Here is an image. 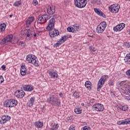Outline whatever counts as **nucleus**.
<instances>
[{
  "mask_svg": "<svg viewBox=\"0 0 130 130\" xmlns=\"http://www.w3.org/2000/svg\"><path fill=\"white\" fill-rule=\"evenodd\" d=\"M120 88L124 94H128V93H130V85L127 81H123L121 82L120 83Z\"/></svg>",
  "mask_w": 130,
  "mask_h": 130,
  "instance_id": "nucleus-1",
  "label": "nucleus"
},
{
  "mask_svg": "<svg viewBox=\"0 0 130 130\" xmlns=\"http://www.w3.org/2000/svg\"><path fill=\"white\" fill-rule=\"evenodd\" d=\"M36 56L34 55L28 54L26 57L27 61H28L30 63H32L35 67H39V61L36 60Z\"/></svg>",
  "mask_w": 130,
  "mask_h": 130,
  "instance_id": "nucleus-2",
  "label": "nucleus"
},
{
  "mask_svg": "<svg viewBox=\"0 0 130 130\" xmlns=\"http://www.w3.org/2000/svg\"><path fill=\"white\" fill-rule=\"evenodd\" d=\"M48 103H50V104H52V105H54V106H60V101L57 97L54 95L50 96L47 99Z\"/></svg>",
  "mask_w": 130,
  "mask_h": 130,
  "instance_id": "nucleus-3",
  "label": "nucleus"
},
{
  "mask_svg": "<svg viewBox=\"0 0 130 130\" xmlns=\"http://www.w3.org/2000/svg\"><path fill=\"white\" fill-rule=\"evenodd\" d=\"M48 103H50V104H52V105H54V106H60V101L57 97L54 95L50 96L47 99Z\"/></svg>",
  "mask_w": 130,
  "mask_h": 130,
  "instance_id": "nucleus-4",
  "label": "nucleus"
},
{
  "mask_svg": "<svg viewBox=\"0 0 130 130\" xmlns=\"http://www.w3.org/2000/svg\"><path fill=\"white\" fill-rule=\"evenodd\" d=\"M48 103H50V104H52V105H54V106H60V101L57 97L54 95L50 96L47 99Z\"/></svg>",
  "mask_w": 130,
  "mask_h": 130,
  "instance_id": "nucleus-5",
  "label": "nucleus"
},
{
  "mask_svg": "<svg viewBox=\"0 0 130 130\" xmlns=\"http://www.w3.org/2000/svg\"><path fill=\"white\" fill-rule=\"evenodd\" d=\"M74 3L77 8H83L88 4V0H75Z\"/></svg>",
  "mask_w": 130,
  "mask_h": 130,
  "instance_id": "nucleus-6",
  "label": "nucleus"
},
{
  "mask_svg": "<svg viewBox=\"0 0 130 130\" xmlns=\"http://www.w3.org/2000/svg\"><path fill=\"white\" fill-rule=\"evenodd\" d=\"M50 18L49 16L47 14L42 15L40 17L38 20L37 26H40L42 24H44L47 22V20Z\"/></svg>",
  "mask_w": 130,
  "mask_h": 130,
  "instance_id": "nucleus-7",
  "label": "nucleus"
},
{
  "mask_svg": "<svg viewBox=\"0 0 130 130\" xmlns=\"http://www.w3.org/2000/svg\"><path fill=\"white\" fill-rule=\"evenodd\" d=\"M106 27H107V23L106 22L103 21L101 22L96 28V32L99 34L103 33L104 32L105 29H106Z\"/></svg>",
  "mask_w": 130,
  "mask_h": 130,
  "instance_id": "nucleus-8",
  "label": "nucleus"
},
{
  "mask_svg": "<svg viewBox=\"0 0 130 130\" xmlns=\"http://www.w3.org/2000/svg\"><path fill=\"white\" fill-rule=\"evenodd\" d=\"M106 77H107L106 75L102 76L99 81L97 87V91L99 92L100 91V90H101V88L103 87L105 82H106Z\"/></svg>",
  "mask_w": 130,
  "mask_h": 130,
  "instance_id": "nucleus-9",
  "label": "nucleus"
},
{
  "mask_svg": "<svg viewBox=\"0 0 130 130\" xmlns=\"http://www.w3.org/2000/svg\"><path fill=\"white\" fill-rule=\"evenodd\" d=\"M119 9H120V6H119L118 4H113L111 5L109 8V11L114 14L118 13Z\"/></svg>",
  "mask_w": 130,
  "mask_h": 130,
  "instance_id": "nucleus-10",
  "label": "nucleus"
},
{
  "mask_svg": "<svg viewBox=\"0 0 130 130\" xmlns=\"http://www.w3.org/2000/svg\"><path fill=\"white\" fill-rule=\"evenodd\" d=\"M48 31H49V34L52 38H54L56 36H58L59 35V32L57 29H55L54 27L50 29H47Z\"/></svg>",
  "mask_w": 130,
  "mask_h": 130,
  "instance_id": "nucleus-11",
  "label": "nucleus"
},
{
  "mask_svg": "<svg viewBox=\"0 0 130 130\" xmlns=\"http://www.w3.org/2000/svg\"><path fill=\"white\" fill-rule=\"evenodd\" d=\"M93 109H95L96 111H103L104 110V106L101 104H95L92 106Z\"/></svg>",
  "mask_w": 130,
  "mask_h": 130,
  "instance_id": "nucleus-12",
  "label": "nucleus"
},
{
  "mask_svg": "<svg viewBox=\"0 0 130 130\" xmlns=\"http://www.w3.org/2000/svg\"><path fill=\"white\" fill-rule=\"evenodd\" d=\"M24 33L27 37H33V33H34V29L30 28L29 29H25Z\"/></svg>",
  "mask_w": 130,
  "mask_h": 130,
  "instance_id": "nucleus-13",
  "label": "nucleus"
},
{
  "mask_svg": "<svg viewBox=\"0 0 130 130\" xmlns=\"http://www.w3.org/2000/svg\"><path fill=\"white\" fill-rule=\"evenodd\" d=\"M124 27H125V24L124 23H121L114 27L113 30L115 32H118V31H121Z\"/></svg>",
  "mask_w": 130,
  "mask_h": 130,
  "instance_id": "nucleus-14",
  "label": "nucleus"
},
{
  "mask_svg": "<svg viewBox=\"0 0 130 130\" xmlns=\"http://www.w3.org/2000/svg\"><path fill=\"white\" fill-rule=\"evenodd\" d=\"M55 23V20L50 19L48 23V25L46 27L47 30L52 29L54 27V24Z\"/></svg>",
  "mask_w": 130,
  "mask_h": 130,
  "instance_id": "nucleus-15",
  "label": "nucleus"
},
{
  "mask_svg": "<svg viewBox=\"0 0 130 130\" xmlns=\"http://www.w3.org/2000/svg\"><path fill=\"white\" fill-rule=\"evenodd\" d=\"M11 119V117L9 115H3L2 117V120H0V123L2 124H4V123H6L7 121H9Z\"/></svg>",
  "mask_w": 130,
  "mask_h": 130,
  "instance_id": "nucleus-16",
  "label": "nucleus"
},
{
  "mask_svg": "<svg viewBox=\"0 0 130 130\" xmlns=\"http://www.w3.org/2000/svg\"><path fill=\"white\" fill-rule=\"evenodd\" d=\"M15 96L18 98H23L25 96V92L22 90H18L15 92Z\"/></svg>",
  "mask_w": 130,
  "mask_h": 130,
  "instance_id": "nucleus-17",
  "label": "nucleus"
},
{
  "mask_svg": "<svg viewBox=\"0 0 130 130\" xmlns=\"http://www.w3.org/2000/svg\"><path fill=\"white\" fill-rule=\"evenodd\" d=\"M47 13L49 15H53L55 13V8L53 6H48Z\"/></svg>",
  "mask_w": 130,
  "mask_h": 130,
  "instance_id": "nucleus-18",
  "label": "nucleus"
},
{
  "mask_svg": "<svg viewBox=\"0 0 130 130\" xmlns=\"http://www.w3.org/2000/svg\"><path fill=\"white\" fill-rule=\"evenodd\" d=\"M94 11L97 15L101 16V17H103V18H106L105 14L99 9L94 8Z\"/></svg>",
  "mask_w": 130,
  "mask_h": 130,
  "instance_id": "nucleus-19",
  "label": "nucleus"
},
{
  "mask_svg": "<svg viewBox=\"0 0 130 130\" xmlns=\"http://www.w3.org/2000/svg\"><path fill=\"white\" fill-rule=\"evenodd\" d=\"M48 74H49L50 77L52 79H54L55 78H58V74L54 71H48Z\"/></svg>",
  "mask_w": 130,
  "mask_h": 130,
  "instance_id": "nucleus-20",
  "label": "nucleus"
},
{
  "mask_svg": "<svg viewBox=\"0 0 130 130\" xmlns=\"http://www.w3.org/2000/svg\"><path fill=\"white\" fill-rule=\"evenodd\" d=\"M27 69H26V66L22 64L21 66L20 74L21 76H25Z\"/></svg>",
  "mask_w": 130,
  "mask_h": 130,
  "instance_id": "nucleus-21",
  "label": "nucleus"
},
{
  "mask_svg": "<svg viewBox=\"0 0 130 130\" xmlns=\"http://www.w3.org/2000/svg\"><path fill=\"white\" fill-rule=\"evenodd\" d=\"M23 90L24 91L31 92V91H33V90H34V88L30 85H24L23 86Z\"/></svg>",
  "mask_w": 130,
  "mask_h": 130,
  "instance_id": "nucleus-22",
  "label": "nucleus"
},
{
  "mask_svg": "<svg viewBox=\"0 0 130 130\" xmlns=\"http://www.w3.org/2000/svg\"><path fill=\"white\" fill-rule=\"evenodd\" d=\"M9 101L10 102L11 107H15V106H16L18 104V101L15 99H10L9 100Z\"/></svg>",
  "mask_w": 130,
  "mask_h": 130,
  "instance_id": "nucleus-23",
  "label": "nucleus"
},
{
  "mask_svg": "<svg viewBox=\"0 0 130 130\" xmlns=\"http://www.w3.org/2000/svg\"><path fill=\"white\" fill-rule=\"evenodd\" d=\"M33 21H34V17H31L28 18V19L26 20L25 21L26 27H29V26H30V24H31V23H32V22H33Z\"/></svg>",
  "mask_w": 130,
  "mask_h": 130,
  "instance_id": "nucleus-24",
  "label": "nucleus"
},
{
  "mask_svg": "<svg viewBox=\"0 0 130 130\" xmlns=\"http://www.w3.org/2000/svg\"><path fill=\"white\" fill-rule=\"evenodd\" d=\"M35 125L37 128H42L43 127V122L40 121H37L35 122Z\"/></svg>",
  "mask_w": 130,
  "mask_h": 130,
  "instance_id": "nucleus-25",
  "label": "nucleus"
},
{
  "mask_svg": "<svg viewBox=\"0 0 130 130\" xmlns=\"http://www.w3.org/2000/svg\"><path fill=\"white\" fill-rule=\"evenodd\" d=\"M124 60L127 64H130V54H127L124 58Z\"/></svg>",
  "mask_w": 130,
  "mask_h": 130,
  "instance_id": "nucleus-26",
  "label": "nucleus"
},
{
  "mask_svg": "<svg viewBox=\"0 0 130 130\" xmlns=\"http://www.w3.org/2000/svg\"><path fill=\"white\" fill-rule=\"evenodd\" d=\"M34 100H35V98L32 97L30 99L29 101L27 103V105H28V106L29 107H31V106H32L33 105V104L34 103Z\"/></svg>",
  "mask_w": 130,
  "mask_h": 130,
  "instance_id": "nucleus-27",
  "label": "nucleus"
},
{
  "mask_svg": "<svg viewBox=\"0 0 130 130\" xmlns=\"http://www.w3.org/2000/svg\"><path fill=\"white\" fill-rule=\"evenodd\" d=\"M5 107H11V103L10 100H7L4 102Z\"/></svg>",
  "mask_w": 130,
  "mask_h": 130,
  "instance_id": "nucleus-28",
  "label": "nucleus"
},
{
  "mask_svg": "<svg viewBox=\"0 0 130 130\" xmlns=\"http://www.w3.org/2000/svg\"><path fill=\"white\" fill-rule=\"evenodd\" d=\"M119 108L120 110H122L123 111H127L128 107H127V106H119Z\"/></svg>",
  "mask_w": 130,
  "mask_h": 130,
  "instance_id": "nucleus-29",
  "label": "nucleus"
},
{
  "mask_svg": "<svg viewBox=\"0 0 130 130\" xmlns=\"http://www.w3.org/2000/svg\"><path fill=\"white\" fill-rule=\"evenodd\" d=\"M6 27H7V25H6V24L5 23L1 24L0 25V32H4V31L6 30Z\"/></svg>",
  "mask_w": 130,
  "mask_h": 130,
  "instance_id": "nucleus-30",
  "label": "nucleus"
},
{
  "mask_svg": "<svg viewBox=\"0 0 130 130\" xmlns=\"http://www.w3.org/2000/svg\"><path fill=\"white\" fill-rule=\"evenodd\" d=\"M6 39V40L8 42H12V40L13 39V35H8L5 37Z\"/></svg>",
  "mask_w": 130,
  "mask_h": 130,
  "instance_id": "nucleus-31",
  "label": "nucleus"
},
{
  "mask_svg": "<svg viewBox=\"0 0 130 130\" xmlns=\"http://www.w3.org/2000/svg\"><path fill=\"white\" fill-rule=\"evenodd\" d=\"M85 86L88 89H91V86H92V83L90 81H86Z\"/></svg>",
  "mask_w": 130,
  "mask_h": 130,
  "instance_id": "nucleus-32",
  "label": "nucleus"
},
{
  "mask_svg": "<svg viewBox=\"0 0 130 130\" xmlns=\"http://www.w3.org/2000/svg\"><path fill=\"white\" fill-rule=\"evenodd\" d=\"M74 111L76 113V114H81V113H82V108H76L75 109Z\"/></svg>",
  "mask_w": 130,
  "mask_h": 130,
  "instance_id": "nucleus-33",
  "label": "nucleus"
},
{
  "mask_svg": "<svg viewBox=\"0 0 130 130\" xmlns=\"http://www.w3.org/2000/svg\"><path fill=\"white\" fill-rule=\"evenodd\" d=\"M67 30L69 32H72V33H75L76 31V30L74 27L69 26L68 27Z\"/></svg>",
  "mask_w": 130,
  "mask_h": 130,
  "instance_id": "nucleus-34",
  "label": "nucleus"
},
{
  "mask_svg": "<svg viewBox=\"0 0 130 130\" xmlns=\"http://www.w3.org/2000/svg\"><path fill=\"white\" fill-rule=\"evenodd\" d=\"M8 43V41H7V39L5 37L3 39H2L1 41V45H4V44H7Z\"/></svg>",
  "mask_w": 130,
  "mask_h": 130,
  "instance_id": "nucleus-35",
  "label": "nucleus"
},
{
  "mask_svg": "<svg viewBox=\"0 0 130 130\" xmlns=\"http://www.w3.org/2000/svg\"><path fill=\"white\" fill-rule=\"evenodd\" d=\"M58 127H59V126L58 125V124H54L53 126L51 127L50 128L51 130H57L58 129Z\"/></svg>",
  "mask_w": 130,
  "mask_h": 130,
  "instance_id": "nucleus-36",
  "label": "nucleus"
},
{
  "mask_svg": "<svg viewBox=\"0 0 130 130\" xmlns=\"http://www.w3.org/2000/svg\"><path fill=\"white\" fill-rule=\"evenodd\" d=\"M73 97H74V98H79L80 97V94L78 91H75V92L73 93Z\"/></svg>",
  "mask_w": 130,
  "mask_h": 130,
  "instance_id": "nucleus-37",
  "label": "nucleus"
},
{
  "mask_svg": "<svg viewBox=\"0 0 130 130\" xmlns=\"http://www.w3.org/2000/svg\"><path fill=\"white\" fill-rule=\"evenodd\" d=\"M22 5V2L21 1H16L14 3V6L15 7H19V6H21Z\"/></svg>",
  "mask_w": 130,
  "mask_h": 130,
  "instance_id": "nucleus-38",
  "label": "nucleus"
},
{
  "mask_svg": "<svg viewBox=\"0 0 130 130\" xmlns=\"http://www.w3.org/2000/svg\"><path fill=\"white\" fill-rule=\"evenodd\" d=\"M67 39H68V36H64L63 37H62L61 39L60 40L61 41H62V42L63 43V42H64L65 41H67Z\"/></svg>",
  "mask_w": 130,
  "mask_h": 130,
  "instance_id": "nucleus-39",
  "label": "nucleus"
},
{
  "mask_svg": "<svg viewBox=\"0 0 130 130\" xmlns=\"http://www.w3.org/2000/svg\"><path fill=\"white\" fill-rule=\"evenodd\" d=\"M62 41H61L60 40V41H58L57 43H55V47H58L60 45V44H62Z\"/></svg>",
  "mask_w": 130,
  "mask_h": 130,
  "instance_id": "nucleus-40",
  "label": "nucleus"
},
{
  "mask_svg": "<svg viewBox=\"0 0 130 130\" xmlns=\"http://www.w3.org/2000/svg\"><path fill=\"white\" fill-rule=\"evenodd\" d=\"M74 27L75 28L77 31H80V26H79V24H74Z\"/></svg>",
  "mask_w": 130,
  "mask_h": 130,
  "instance_id": "nucleus-41",
  "label": "nucleus"
},
{
  "mask_svg": "<svg viewBox=\"0 0 130 130\" xmlns=\"http://www.w3.org/2000/svg\"><path fill=\"white\" fill-rule=\"evenodd\" d=\"M32 5H34V6H37V5H38L39 3L37 0H33L32 2Z\"/></svg>",
  "mask_w": 130,
  "mask_h": 130,
  "instance_id": "nucleus-42",
  "label": "nucleus"
},
{
  "mask_svg": "<svg viewBox=\"0 0 130 130\" xmlns=\"http://www.w3.org/2000/svg\"><path fill=\"white\" fill-rule=\"evenodd\" d=\"M75 127H76V126L72 125L70 126V127L69 128V130H76V128Z\"/></svg>",
  "mask_w": 130,
  "mask_h": 130,
  "instance_id": "nucleus-43",
  "label": "nucleus"
},
{
  "mask_svg": "<svg viewBox=\"0 0 130 130\" xmlns=\"http://www.w3.org/2000/svg\"><path fill=\"white\" fill-rule=\"evenodd\" d=\"M83 130H91V127L88 126H85L83 127Z\"/></svg>",
  "mask_w": 130,
  "mask_h": 130,
  "instance_id": "nucleus-44",
  "label": "nucleus"
},
{
  "mask_svg": "<svg viewBox=\"0 0 130 130\" xmlns=\"http://www.w3.org/2000/svg\"><path fill=\"white\" fill-rule=\"evenodd\" d=\"M4 79L3 76H0V84L4 83Z\"/></svg>",
  "mask_w": 130,
  "mask_h": 130,
  "instance_id": "nucleus-45",
  "label": "nucleus"
},
{
  "mask_svg": "<svg viewBox=\"0 0 130 130\" xmlns=\"http://www.w3.org/2000/svg\"><path fill=\"white\" fill-rule=\"evenodd\" d=\"M130 123V121L125 122V120H122V124H128Z\"/></svg>",
  "mask_w": 130,
  "mask_h": 130,
  "instance_id": "nucleus-46",
  "label": "nucleus"
},
{
  "mask_svg": "<svg viewBox=\"0 0 130 130\" xmlns=\"http://www.w3.org/2000/svg\"><path fill=\"white\" fill-rule=\"evenodd\" d=\"M126 74L127 77H128L130 78V70L127 71L126 72Z\"/></svg>",
  "mask_w": 130,
  "mask_h": 130,
  "instance_id": "nucleus-47",
  "label": "nucleus"
},
{
  "mask_svg": "<svg viewBox=\"0 0 130 130\" xmlns=\"http://www.w3.org/2000/svg\"><path fill=\"white\" fill-rule=\"evenodd\" d=\"M56 18H58V15H54L51 19L55 20V19H56Z\"/></svg>",
  "mask_w": 130,
  "mask_h": 130,
  "instance_id": "nucleus-48",
  "label": "nucleus"
},
{
  "mask_svg": "<svg viewBox=\"0 0 130 130\" xmlns=\"http://www.w3.org/2000/svg\"><path fill=\"white\" fill-rule=\"evenodd\" d=\"M94 3H95V4H97V5H100L101 4L100 0H95Z\"/></svg>",
  "mask_w": 130,
  "mask_h": 130,
  "instance_id": "nucleus-49",
  "label": "nucleus"
},
{
  "mask_svg": "<svg viewBox=\"0 0 130 130\" xmlns=\"http://www.w3.org/2000/svg\"><path fill=\"white\" fill-rule=\"evenodd\" d=\"M19 45H20V46H24V42H23L22 41H20L19 43Z\"/></svg>",
  "mask_w": 130,
  "mask_h": 130,
  "instance_id": "nucleus-50",
  "label": "nucleus"
},
{
  "mask_svg": "<svg viewBox=\"0 0 130 130\" xmlns=\"http://www.w3.org/2000/svg\"><path fill=\"white\" fill-rule=\"evenodd\" d=\"M1 68L2 71H6V65H3Z\"/></svg>",
  "mask_w": 130,
  "mask_h": 130,
  "instance_id": "nucleus-51",
  "label": "nucleus"
},
{
  "mask_svg": "<svg viewBox=\"0 0 130 130\" xmlns=\"http://www.w3.org/2000/svg\"><path fill=\"white\" fill-rule=\"evenodd\" d=\"M117 124H118V125H121L122 124V121H119L117 122Z\"/></svg>",
  "mask_w": 130,
  "mask_h": 130,
  "instance_id": "nucleus-52",
  "label": "nucleus"
},
{
  "mask_svg": "<svg viewBox=\"0 0 130 130\" xmlns=\"http://www.w3.org/2000/svg\"><path fill=\"white\" fill-rule=\"evenodd\" d=\"M91 51H92V52H95L96 51V48H93L90 49Z\"/></svg>",
  "mask_w": 130,
  "mask_h": 130,
  "instance_id": "nucleus-53",
  "label": "nucleus"
},
{
  "mask_svg": "<svg viewBox=\"0 0 130 130\" xmlns=\"http://www.w3.org/2000/svg\"><path fill=\"white\" fill-rule=\"evenodd\" d=\"M33 36L34 37H36V36H37V35L36 34V32H35V31L34 30Z\"/></svg>",
  "mask_w": 130,
  "mask_h": 130,
  "instance_id": "nucleus-54",
  "label": "nucleus"
},
{
  "mask_svg": "<svg viewBox=\"0 0 130 130\" xmlns=\"http://www.w3.org/2000/svg\"><path fill=\"white\" fill-rule=\"evenodd\" d=\"M126 99H127V100H130V96H126Z\"/></svg>",
  "mask_w": 130,
  "mask_h": 130,
  "instance_id": "nucleus-55",
  "label": "nucleus"
},
{
  "mask_svg": "<svg viewBox=\"0 0 130 130\" xmlns=\"http://www.w3.org/2000/svg\"><path fill=\"white\" fill-rule=\"evenodd\" d=\"M68 4V0H64V5H67Z\"/></svg>",
  "mask_w": 130,
  "mask_h": 130,
  "instance_id": "nucleus-56",
  "label": "nucleus"
},
{
  "mask_svg": "<svg viewBox=\"0 0 130 130\" xmlns=\"http://www.w3.org/2000/svg\"><path fill=\"white\" fill-rule=\"evenodd\" d=\"M59 95L60 97H62V96H63L62 93H59Z\"/></svg>",
  "mask_w": 130,
  "mask_h": 130,
  "instance_id": "nucleus-57",
  "label": "nucleus"
},
{
  "mask_svg": "<svg viewBox=\"0 0 130 130\" xmlns=\"http://www.w3.org/2000/svg\"><path fill=\"white\" fill-rule=\"evenodd\" d=\"M128 121H130L128 120V119H126V120H125V122H128Z\"/></svg>",
  "mask_w": 130,
  "mask_h": 130,
  "instance_id": "nucleus-58",
  "label": "nucleus"
},
{
  "mask_svg": "<svg viewBox=\"0 0 130 130\" xmlns=\"http://www.w3.org/2000/svg\"><path fill=\"white\" fill-rule=\"evenodd\" d=\"M9 17H10V18H12V17H13V14H11V15L9 16Z\"/></svg>",
  "mask_w": 130,
  "mask_h": 130,
  "instance_id": "nucleus-59",
  "label": "nucleus"
},
{
  "mask_svg": "<svg viewBox=\"0 0 130 130\" xmlns=\"http://www.w3.org/2000/svg\"><path fill=\"white\" fill-rule=\"evenodd\" d=\"M81 105H82V106H84V105H85V104L82 103V104H81Z\"/></svg>",
  "mask_w": 130,
  "mask_h": 130,
  "instance_id": "nucleus-60",
  "label": "nucleus"
},
{
  "mask_svg": "<svg viewBox=\"0 0 130 130\" xmlns=\"http://www.w3.org/2000/svg\"><path fill=\"white\" fill-rule=\"evenodd\" d=\"M126 1H130V0H126Z\"/></svg>",
  "mask_w": 130,
  "mask_h": 130,
  "instance_id": "nucleus-61",
  "label": "nucleus"
},
{
  "mask_svg": "<svg viewBox=\"0 0 130 130\" xmlns=\"http://www.w3.org/2000/svg\"><path fill=\"white\" fill-rule=\"evenodd\" d=\"M130 46H128V47H129Z\"/></svg>",
  "mask_w": 130,
  "mask_h": 130,
  "instance_id": "nucleus-62",
  "label": "nucleus"
}]
</instances>
